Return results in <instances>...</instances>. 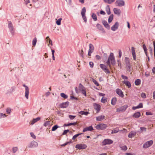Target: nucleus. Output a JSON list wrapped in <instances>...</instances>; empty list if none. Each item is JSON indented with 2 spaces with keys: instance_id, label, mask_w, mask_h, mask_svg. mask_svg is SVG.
<instances>
[{
  "instance_id": "9b49d317",
  "label": "nucleus",
  "mask_w": 155,
  "mask_h": 155,
  "mask_svg": "<svg viewBox=\"0 0 155 155\" xmlns=\"http://www.w3.org/2000/svg\"><path fill=\"white\" fill-rule=\"evenodd\" d=\"M87 147L86 145L85 144H77L76 146V148L79 150L85 149Z\"/></svg>"
},
{
  "instance_id": "5fc2aeb1",
  "label": "nucleus",
  "mask_w": 155,
  "mask_h": 155,
  "mask_svg": "<svg viewBox=\"0 0 155 155\" xmlns=\"http://www.w3.org/2000/svg\"><path fill=\"white\" fill-rule=\"evenodd\" d=\"M6 112L8 114H10L11 112V109L9 108H7L6 109Z\"/></svg>"
},
{
  "instance_id": "de8ad7c7",
  "label": "nucleus",
  "mask_w": 155,
  "mask_h": 155,
  "mask_svg": "<svg viewBox=\"0 0 155 155\" xmlns=\"http://www.w3.org/2000/svg\"><path fill=\"white\" fill-rule=\"evenodd\" d=\"M141 96L143 98H145L146 97V94L144 93H142L141 94Z\"/></svg>"
},
{
  "instance_id": "20e7f679",
  "label": "nucleus",
  "mask_w": 155,
  "mask_h": 155,
  "mask_svg": "<svg viewBox=\"0 0 155 155\" xmlns=\"http://www.w3.org/2000/svg\"><path fill=\"white\" fill-rule=\"evenodd\" d=\"M115 4L117 6L121 7L125 5V2L122 0H118L116 1Z\"/></svg>"
},
{
  "instance_id": "864d4df0",
  "label": "nucleus",
  "mask_w": 155,
  "mask_h": 155,
  "mask_svg": "<svg viewBox=\"0 0 155 155\" xmlns=\"http://www.w3.org/2000/svg\"><path fill=\"white\" fill-rule=\"evenodd\" d=\"M77 124V122H74V123H69V126H71V125H76Z\"/></svg>"
},
{
  "instance_id": "9d476101",
  "label": "nucleus",
  "mask_w": 155,
  "mask_h": 155,
  "mask_svg": "<svg viewBox=\"0 0 155 155\" xmlns=\"http://www.w3.org/2000/svg\"><path fill=\"white\" fill-rule=\"evenodd\" d=\"M8 26L10 31L11 32L12 34L14 35V31L13 27V25L11 21H9L8 22Z\"/></svg>"
},
{
  "instance_id": "393cba45",
  "label": "nucleus",
  "mask_w": 155,
  "mask_h": 155,
  "mask_svg": "<svg viewBox=\"0 0 155 155\" xmlns=\"http://www.w3.org/2000/svg\"><path fill=\"white\" fill-rule=\"evenodd\" d=\"M136 133L134 131H131L128 135V137L130 138L134 137L136 135Z\"/></svg>"
},
{
  "instance_id": "a19ab883",
  "label": "nucleus",
  "mask_w": 155,
  "mask_h": 155,
  "mask_svg": "<svg viewBox=\"0 0 155 155\" xmlns=\"http://www.w3.org/2000/svg\"><path fill=\"white\" fill-rule=\"evenodd\" d=\"M92 81L93 82L94 84L97 86H99L100 85L99 83L94 79L93 78L92 80Z\"/></svg>"
},
{
  "instance_id": "f704fd0d",
  "label": "nucleus",
  "mask_w": 155,
  "mask_h": 155,
  "mask_svg": "<svg viewBox=\"0 0 155 155\" xmlns=\"http://www.w3.org/2000/svg\"><path fill=\"white\" fill-rule=\"evenodd\" d=\"M114 17L113 15H110L108 19V22L109 23H110L112 21Z\"/></svg>"
},
{
  "instance_id": "4be33fe9",
  "label": "nucleus",
  "mask_w": 155,
  "mask_h": 155,
  "mask_svg": "<svg viewBox=\"0 0 155 155\" xmlns=\"http://www.w3.org/2000/svg\"><path fill=\"white\" fill-rule=\"evenodd\" d=\"M38 145L37 143L35 141L31 142L29 145V147H37Z\"/></svg>"
},
{
  "instance_id": "c9c22d12",
  "label": "nucleus",
  "mask_w": 155,
  "mask_h": 155,
  "mask_svg": "<svg viewBox=\"0 0 155 155\" xmlns=\"http://www.w3.org/2000/svg\"><path fill=\"white\" fill-rule=\"evenodd\" d=\"M120 147L121 148L122 150H126L127 149V146L125 145L122 146L121 145H120Z\"/></svg>"
},
{
  "instance_id": "c03bdc74",
  "label": "nucleus",
  "mask_w": 155,
  "mask_h": 155,
  "mask_svg": "<svg viewBox=\"0 0 155 155\" xmlns=\"http://www.w3.org/2000/svg\"><path fill=\"white\" fill-rule=\"evenodd\" d=\"M83 134V133H81L80 134H77L74 135L72 138L73 140H74L78 136H79L80 135Z\"/></svg>"
},
{
  "instance_id": "6e6552de",
  "label": "nucleus",
  "mask_w": 155,
  "mask_h": 155,
  "mask_svg": "<svg viewBox=\"0 0 155 155\" xmlns=\"http://www.w3.org/2000/svg\"><path fill=\"white\" fill-rule=\"evenodd\" d=\"M153 142L152 140L146 142L143 145L144 148H147L150 147L153 143Z\"/></svg>"
},
{
  "instance_id": "1a4fd4ad",
  "label": "nucleus",
  "mask_w": 155,
  "mask_h": 155,
  "mask_svg": "<svg viewBox=\"0 0 155 155\" xmlns=\"http://www.w3.org/2000/svg\"><path fill=\"white\" fill-rule=\"evenodd\" d=\"M113 143V141L112 140L109 139H105L102 142V144L103 145H105L107 144H111Z\"/></svg>"
},
{
  "instance_id": "c85d7f7f",
  "label": "nucleus",
  "mask_w": 155,
  "mask_h": 155,
  "mask_svg": "<svg viewBox=\"0 0 155 155\" xmlns=\"http://www.w3.org/2000/svg\"><path fill=\"white\" fill-rule=\"evenodd\" d=\"M115 1V0H104V2L105 3L109 4H111Z\"/></svg>"
},
{
  "instance_id": "69168bd1",
  "label": "nucleus",
  "mask_w": 155,
  "mask_h": 155,
  "mask_svg": "<svg viewBox=\"0 0 155 155\" xmlns=\"http://www.w3.org/2000/svg\"><path fill=\"white\" fill-rule=\"evenodd\" d=\"M119 57L120 58L122 56V52L121 50H119Z\"/></svg>"
},
{
  "instance_id": "603ef678",
  "label": "nucleus",
  "mask_w": 155,
  "mask_h": 155,
  "mask_svg": "<svg viewBox=\"0 0 155 155\" xmlns=\"http://www.w3.org/2000/svg\"><path fill=\"white\" fill-rule=\"evenodd\" d=\"M18 150V148L17 147H14L12 149L13 153H15Z\"/></svg>"
},
{
  "instance_id": "6ab92c4d",
  "label": "nucleus",
  "mask_w": 155,
  "mask_h": 155,
  "mask_svg": "<svg viewBox=\"0 0 155 155\" xmlns=\"http://www.w3.org/2000/svg\"><path fill=\"white\" fill-rule=\"evenodd\" d=\"M69 105V102H66L60 104V107L61 108H65L67 107Z\"/></svg>"
},
{
  "instance_id": "774afa93",
  "label": "nucleus",
  "mask_w": 155,
  "mask_h": 155,
  "mask_svg": "<svg viewBox=\"0 0 155 155\" xmlns=\"http://www.w3.org/2000/svg\"><path fill=\"white\" fill-rule=\"evenodd\" d=\"M100 13L101 14L103 15H105V12L102 10L100 11Z\"/></svg>"
},
{
  "instance_id": "58836bf2",
  "label": "nucleus",
  "mask_w": 155,
  "mask_h": 155,
  "mask_svg": "<svg viewBox=\"0 0 155 155\" xmlns=\"http://www.w3.org/2000/svg\"><path fill=\"white\" fill-rule=\"evenodd\" d=\"M50 125V121H45L43 124L44 126L45 127L48 126Z\"/></svg>"
},
{
  "instance_id": "13d9d810",
  "label": "nucleus",
  "mask_w": 155,
  "mask_h": 155,
  "mask_svg": "<svg viewBox=\"0 0 155 155\" xmlns=\"http://www.w3.org/2000/svg\"><path fill=\"white\" fill-rule=\"evenodd\" d=\"M137 107H138V108H142L143 107V104L142 103H140L137 106Z\"/></svg>"
},
{
  "instance_id": "412c9836",
  "label": "nucleus",
  "mask_w": 155,
  "mask_h": 155,
  "mask_svg": "<svg viewBox=\"0 0 155 155\" xmlns=\"http://www.w3.org/2000/svg\"><path fill=\"white\" fill-rule=\"evenodd\" d=\"M93 130V128L92 126H90L88 127H86L83 129V132H84L87 131H92Z\"/></svg>"
},
{
  "instance_id": "cd10ccee",
  "label": "nucleus",
  "mask_w": 155,
  "mask_h": 155,
  "mask_svg": "<svg viewBox=\"0 0 155 155\" xmlns=\"http://www.w3.org/2000/svg\"><path fill=\"white\" fill-rule=\"evenodd\" d=\"M143 47L144 51V52L147 56L148 57V59H149V57L148 56V54L147 53V49L145 45L144 44L143 45Z\"/></svg>"
},
{
  "instance_id": "b1692460",
  "label": "nucleus",
  "mask_w": 155,
  "mask_h": 155,
  "mask_svg": "<svg viewBox=\"0 0 155 155\" xmlns=\"http://www.w3.org/2000/svg\"><path fill=\"white\" fill-rule=\"evenodd\" d=\"M40 119V118L39 117H38L34 119L31 121L30 122V124L31 125L35 123L37 121L39 120Z\"/></svg>"
},
{
  "instance_id": "4c0bfd02",
  "label": "nucleus",
  "mask_w": 155,
  "mask_h": 155,
  "mask_svg": "<svg viewBox=\"0 0 155 155\" xmlns=\"http://www.w3.org/2000/svg\"><path fill=\"white\" fill-rule=\"evenodd\" d=\"M37 41V39L36 38H35L32 41V45L33 46L35 47Z\"/></svg>"
},
{
  "instance_id": "f8f14e48",
  "label": "nucleus",
  "mask_w": 155,
  "mask_h": 155,
  "mask_svg": "<svg viewBox=\"0 0 155 155\" xmlns=\"http://www.w3.org/2000/svg\"><path fill=\"white\" fill-rule=\"evenodd\" d=\"M89 49L88 50V55L89 56H91V53L93 52L94 51V48L93 45L91 44H90L89 45Z\"/></svg>"
},
{
  "instance_id": "e433bc0d",
  "label": "nucleus",
  "mask_w": 155,
  "mask_h": 155,
  "mask_svg": "<svg viewBox=\"0 0 155 155\" xmlns=\"http://www.w3.org/2000/svg\"><path fill=\"white\" fill-rule=\"evenodd\" d=\"M97 27L100 30H102V31H104V32H105L104 31V29L103 28H102L100 24H97Z\"/></svg>"
},
{
  "instance_id": "a878e982",
  "label": "nucleus",
  "mask_w": 155,
  "mask_h": 155,
  "mask_svg": "<svg viewBox=\"0 0 155 155\" xmlns=\"http://www.w3.org/2000/svg\"><path fill=\"white\" fill-rule=\"evenodd\" d=\"M102 23L104 25V26L107 29H109L110 28V26L108 24L107 21H102Z\"/></svg>"
},
{
  "instance_id": "39448f33",
  "label": "nucleus",
  "mask_w": 155,
  "mask_h": 155,
  "mask_svg": "<svg viewBox=\"0 0 155 155\" xmlns=\"http://www.w3.org/2000/svg\"><path fill=\"white\" fill-rule=\"evenodd\" d=\"M100 66L105 73L108 74L110 73V71L107 68V66L103 64H101L100 65Z\"/></svg>"
},
{
  "instance_id": "ea45409f",
  "label": "nucleus",
  "mask_w": 155,
  "mask_h": 155,
  "mask_svg": "<svg viewBox=\"0 0 155 155\" xmlns=\"http://www.w3.org/2000/svg\"><path fill=\"white\" fill-rule=\"evenodd\" d=\"M91 17L94 21H95L97 20V16L95 14L93 13L92 14Z\"/></svg>"
},
{
  "instance_id": "5701e85b",
  "label": "nucleus",
  "mask_w": 155,
  "mask_h": 155,
  "mask_svg": "<svg viewBox=\"0 0 155 155\" xmlns=\"http://www.w3.org/2000/svg\"><path fill=\"white\" fill-rule=\"evenodd\" d=\"M123 83L128 88H130L131 86V84L130 82L127 80H124L123 81Z\"/></svg>"
},
{
  "instance_id": "4d7b16f0",
  "label": "nucleus",
  "mask_w": 155,
  "mask_h": 155,
  "mask_svg": "<svg viewBox=\"0 0 155 155\" xmlns=\"http://www.w3.org/2000/svg\"><path fill=\"white\" fill-rule=\"evenodd\" d=\"M30 135L34 139H35L36 138V136L34 135V134L32 132L30 133Z\"/></svg>"
},
{
  "instance_id": "09e8293b",
  "label": "nucleus",
  "mask_w": 155,
  "mask_h": 155,
  "mask_svg": "<svg viewBox=\"0 0 155 155\" xmlns=\"http://www.w3.org/2000/svg\"><path fill=\"white\" fill-rule=\"evenodd\" d=\"M6 116L5 114H3L2 113H0V118L2 117H5Z\"/></svg>"
},
{
  "instance_id": "8fccbe9b",
  "label": "nucleus",
  "mask_w": 155,
  "mask_h": 155,
  "mask_svg": "<svg viewBox=\"0 0 155 155\" xmlns=\"http://www.w3.org/2000/svg\"><path fill=\"white\" fill-rule=\"evenodd\" d=\"M121 77L124 80H127L128 79V78L127 76H125L124 75H122L121 76Z\"/></svg>"
},
{
  "instance_id": "f257e3e1",
  "label": "nucleus",
  "mask_w": 155,
  "mask_h": 155,
  "mask_svg": "<svg viewBox=\"0 0 155 155\" xmlns=\"http://www.w3.org/2000/svg\"><path fill=\"white\" fill-rule=\"evenodd\" d=\"M106 63L110 68H111V64L113 65H115L116 63V61L113 53H110V55L108 57V59Z\"/></svg>"
},
{
  "instance_id": "dca6fc26",
  "label": "nucleus",
  "mask_w": 155,
  "mask_h": 155,
  "mask_svg": "<svg viewBox=\"0 0 155 155\" xmlns=\"http://www.w3.org/2000/svg\"><path fill=\"white\" fill-rule=\"evenodd\" d=\"M119 25V23L118 22H116L114 25L111 27V30L114 31H116L118 28Z\"/></svg>"
},
{
  "instance_id": "680f3d73",
  "label": "nucleus",
  "mask_w": 155,
  "mask_h": 155,
  "mask_svg": "<svg viewBox=\"0 0 155 155\" xmlns=\"http://www.w3.org/2000/svg\"><path fill=\"white\" fill-rule=\"evenodd\" d=\"M69 130H64V132H63L62 134L63 135L66 134H67V133L68 132H69Z\"/></svg>"
},
{
  "instance_id": "72a5a7b5",
  "label": "nucleus",
  "mask_w": 155,
  "mask_h": 155,
  "mask_svg": "<svg viewBox=\"0 0 155 155\" xmlns=\"http://www.w3.org/2000/svg\"><path fill=\"white\" fill-rule=\"evenodd\" d=\"M141 81L139 79H137L135 81V84L137 86L139 85L140 84Z\"/></svg>"
},
{
  "instance_id": "0eeeda50",
  "label": "nucleus",
  "mask_w": 155,
  "mask_h": 155,
  "mask_svg": "<svg viewBox=\"0 0 155 155\" xmlns=\"http://www.w3.org/2000/svg\"><path fill=\"white\" fill-rule=\"evenodd\" d=\"M107 127V125L101 124L97 125L96 126V128L97 130H104Z\"/></svg>"
},
{
  "instance_id": "bb28decb",
  "label": "nucleus",
  "mask_w": 155,
  "mask_h": 155,
  "mask_svg": "<svg viewBox=\"0 0 155 155\" xmlns=\"http://www.w3.org/2000/svg\"><path fill=\"white\" fill-rule=\"evenodd\" d=\"M105 118V116L104 115H101L98 116L96 117V120L97 121H101L104 119Z\"/></svg>"
},
{
  "instance_id": "a211bd4d",
  "label": "nucleus",
  "mask_w": 155,
  "mask_h": 155,
  "mask_svg": "<svg viewBox=\"0 0 155 155\" xmlns=\"http://www.w3.org/2000/svg\"><path fill=\"white\" fill-rule=\"evenodd\" d=\"M131 53L133 58V59L134 60H135L136 59V57L135 48L134 47H133L131 48Z\"/></svg>"
},
{
  "instance_id": "7ed1b4c3",
  "label": "nucleus",
  "mask_w": 155,
  "mask_h": 155,
  "mask_svg": "<svg viewBox=\"0 0 155 155\" xmlns=\"http://www.w3.org/2000/svg\"><path fill=\"white\" fill-rule=\"evenodd\" d=\"M125 66L127 70L129 72L130 71L132 68H131V66L130 63V59L128 58H125Z\"/></svg>"
},
{
  "instance_id": "37998d69",
  "label": "nucleus",
  "mask_w": 155,
  "mask_h": 155,
  "mask_svg": "<svg viewBox=\"0 0 155 155\" xmlns=\"http://www.w3.org/2000/svg\"><path fill=\"white\" fill-rule=\"evenodd\" d=\"M62 20L61 18H59L56 21V23L58 25H59L61 24V21Z\"/></svg>"
},
{
  "instance_id": "bf43d9fd",
  "label": "nucleus",
  "mask_w": 155,
  "mask_h": 155,
  "mask_svg": "<svg viewBox=\"0 0 155 155\" xmlns=\"http://www.w3.org/2000/svg\"><path fill=\"white\" fill-rule=\"evenodd\" d=\"M118 131H119V130L118 129H117V130H112V132L111 133L112 134L117 133L118 132Z\"/></svg>"
},
{
  "instance_id": "a18cd8bd",
  "label": "nucleus",
  "mask_w": 155,
  "mask_h": 155,
  "mask_svg": "<svg viewBox=\"0 0 155 155\" xmlns=\"http://www.w3.org/2000/svg\"><path fill=\"white\" fill-rule=\"evenodd\" d=\"M61 96L64 99H66L68 98V96L64 93L61 94Z\"/></svg>"
},
{
  "instance_id": "3c124183",
  "label": "nucleus",
  "mask_w": 155,
  "mask_h": 155,
  "mask_svg": "<svg viewBox=\"0 0 155 155\" xmlns=\"http://www.w3.org/2000/svg\"><path fill=\"white\" fill-rule=\"evenodd\" d=\"M75 117V116H73L71 115H69V117L71 120H73Z\"/></svg>"
},
{
  "instance_id": "c756f323",
  "label": "nucleus",
  "mask_w": 155,
  "mask_h": 155,
  "mask_svg": "<svg viewBox=\"0 0 155 155\" xmlns=\"http://www.w3.org/2000/svg\"><path fill=\"white\" fill-rule=\"evenodd\" d=\"M106 11L108 15H110V11L109 6L108 5L106 7Z\"/></svg>"
},
{
  "instance_id": "0e129e2a",
  "label": "nucleus",
  "mask_w": 155,
  "mask_h": 155,
  "mask_svg": "<svg viewBox=\"0 0 155 155\" xmlns=\"http://www.w3.org/2000/svg\"><path fill=\"white\" fill-rule=\"evenodd\" d=\"M140 130L142 131H146V128L144 127H141Z\"/></svg>"
},
{
  "instance_id": "4468645a",
  "label": "nucleus",
  "mask_w": 155,
  "mask_h": 155,
  "mask_svg": "<svg viewBox=\"0 0 155 155\" xmlns=\"http://www.w3.org/2000/svg\"><path fill=\"white\" fill-rule=\"evenodd\" d=\"M127 105L118 108L117 109V112H123L127 108Z\"/></svg>"
},
{
  "instance_id": "49530a36",
  "label": "nucleus",
  "mask_w": 155,
  "mask_h": 155,
  "mask_svg": "<svg viewBox=\"0 0 155 155\" xmlns=\"http://www.w3.org/2000/svg\"><path fill=\"white\" fill-rule=\"evenodd\" d=\"M101 101L102 103H105L107 101V98H106L103 97L102 98Z\"/></svg>"
},
{
  "instance_id": "052dcab7",
  "label": "nucleus",
  "mask_w": 155,
  "mask_h": 155,
  "mask_svg": "<svg viewBox=\"0 0 155 155\" xmlns=\"http://www.w3.org/2000/svg\"><path fill=\"white\" fill-rule=\"evenodd\" d=\"M89 65L91 68H93L94 66V63L92 62H89Z\"/></svg>"
},
{
  "instance_id": "f03ea898",
  "label": "nucleus",
  "mask_w": 155,
  "mask_h": 155,
  "mask_svg": "<svg viewBox=\"0 0 155 155\" xmlns=\"http://www.w3.org/2000/svg\"><path fill=\"white\" fill-rule=\"evenodd\" d=\"M75 91L77 93H81L85 97L87 96L86 88L81 83L79 84L78 90L77 87L75 88Z\"/></svg>"
},
{
  "instance_id": "2f4dec72",
  "label": "nucleus",
  "mask_w": 155,
  "mask_h": 155,
  "mask_svg": "<svg viewBox=\"0 0 155 155\" xmlns=\"http://www.w3.org/2000/svg\"><path fill=\"white\" fill-rule=\"evenodd\" d=\"M140 116V113L139 112H137L135 113L133 115V116L136 118H138Z\"/></svg>"
},
{
  "instance_id": "e2e57ef3",
  "label": "nucleus",
  "mask_w": 155,
  "mask_h": 155,
  "mask_svg": "<svg viewBox=\"0 0 155 155\" xmlns=\"http://www.w3.org/2000/svg\"><path fill=\"white\" fill-rule=\"evenodd\" d=\"M146 115H152L153 114L150 112H147L146 113Z\"/></svg>"
},
{
  "instance_id": "aec40b11",
  "label": "nucleus",
  "mask_w": 155,
  "mask_h": 155,
  "mask_svg": "<svg viewBox=\"0 0 155 155\" xmlns=\"http://www.w3.org/2000/svg\"><path fill=\"white\" fill-rule=\"evenodd\" d=\"M114 13L117 15H120L121 13L120 10L117 8H115L113 9Z\"/></svg>"
},
{
  "instance_id": "338daca9",
  "label": "nucleus",
  "mask_w": 155,
  "mask_h": 155,
  "mask_svg": "<svg viewBox=\"0 0 155 155\" xmlns=\"http://www.w3.org/2000/svg\"><path fill=\"white\" fill-rule=\"evenodd\" d=\"M95 57L96 59L97 60H100L101 58V57L99 55H96Z\"/></svg>"
},
{
  "instance_id": "ddd939ff",
  "label": "nucleus",
  "mask_w": 155,
  "mask_h": 155,
  "mask_svg": "<svg viewBox=\"0 0 155 155\" xmlns=\"http://www.w3.org/2000/svg\"><path fill=\"white\" fill-rule=\"evenodd\" d=\"M115 91L120 97H124V95L121 90L117 88L116 89Z\"/></svg>"
},
{
  "instance_id": "79ce46f5",
  "label": "nucleus",
  "mask_w": 155,
  "mask_h": 155,
  "mask_svg": "<svg viewBox=\"0 0 155 155\" xmlns=\"http://www.w3.org/2000/svg\"><path fill=\"white\" fill-rule=\"evenodd\" d=\"M59 127H60L58 126L57 125H55L52 127V131H54Z\"/></svg>"
},
{
  "instance_id": "2eb2a0df",
  "label": "nucleus",
  "mask_w": 155,
  "mask_h": 155,
  "mask_svg": "<svg viewBox=\"0 0 155 155\" xmlns=\"http://www.w3.org/2000/svg\"><path fill=\"white\" fill-rule=\"evenodd\" d=\"M23 86L25 87V97L26 98L28 99V95L29 93V89L28 87L26 86L25 84H23Z\"/></svg>"
},
{
  "instance_id": "423d86ee",
  "label": "nucleus",
  "mask_w": 155,
  "mask_h": 155,
  "mask_svg": "<svg viewBox=\"0 0 155 155\" xmlns=\"http://www.w3.org/2000/svg\"><path fill=\"white\" fill-rule=\"evenodd\" d=\"M86 12V9L85 7H83L81 12V15L84 21L86 22L87 21V18L85 16V13Z\"/></svg>"
},
{
  "instance_id": "473e14b6",
  "label": "nucleus",
  "mask_w": 155,
  "mask_h": 155,
  "mask_svg": "<svg viewBox=\"0 0 155 155\" xmlns=\"http://www.w3.org/2000/svg\"><path fill=\"white\" fill-rule=\"evenodd\" d=\"M79 114H81V115H87L88 114H89V113L87 111H81L80 112H79Z\"/></svg>"
},
{
  "instance_id": "f3484780",
  "label": "nucleus",
  "mask_w": 155,
  "mask_h": 155,
  "mask_svg": "<svg viewBox=\"0 0 155 155\" xmlns=\"http://www.w3.org/2000/svg\"><path fill=\"white\" fill-rule=\"evenodd\" d=\"M94 109L97 111V113H98L100 110L101 106L99 104L96 103L94 104Z\"/></svg>"
},
{
  "instance_id": "7c9ffc66",
  "label": "nucleus",
  "mask_w": 155,
  "mask_h": 155,
  "mask_svg": "<svg viewBox=\"0 0 155 155\" xmlns=\"http://www.w3.org/2000/svg\"><path fill=\"white\" fill-rule=\"evenodd\" d=\"M117 101V98L116 97L113 98L111 100V104L113 105H115Z\"/></svg>"
},
{
  "instance_id": "6e6d98bb",
  "label": "nucleus",
  "mask_w": 155,
  "mask_h": 155,
  "mask_svg": "<svg viewBox=\"0 0 155 155\" xmlns=\"http://www.w3.org/2000/svg\"><path fill=\"white\" fill-rule=\"evenodd\" d=\"M79 54H80L81 55V56L82 57L83 56V55L84 53V52L82 50H81V51H79Z\"/></svg>"
}]
</instances>
